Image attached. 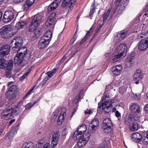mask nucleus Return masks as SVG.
<instances>
[{
    "label": "nucleus",
    "mask_w": 148,
    "mask_h": 148,
    "mask_svg": "<svg viewBox=\"0 0 148 148\" xmlns=\"http://www.w3.org/2000/svg\"><path fill=\"white\" fill-rule=\"evenodd\" d=\"M42 16L40 14L35 15L32 21V22L39 26L41 23Z\"/></svg>",
    "instance_id": "4be33fe9"
},
{
    "label": "nucleus",
    "mask_w": 148,
    "mask_h": 148,
    "mask_svg": "<svg viewBox=\"0 0 148 148\" xmlns=\"http://www.w3.org/2000/svg\"><path fill=\"white\" fill-rule=\"evenodd\" d=\"M45 141L44 140V139L43 138H42L40 140H39L38 141V144L39 145H42V144L44 143Z\"/></svg>",
    "instance_id": "864d4df0"
},
{
    "label": "nucleus",
    "mask_w": 148,
    "mask_h": 148,
    "mask_svg": "<svg viewBox=\"0 0 148 148\" xmlns=\"http://www.w3.org/2000/svg\"><path fill=\"white\" fill-rule=\"evenodd\" d=\"M62 0H55L54 1L56 3H57L59 5L60 3L61 2V1Z\"/></svg>",
    "instance_id": "774afa93"
},
{
    "label": "nucleus",
    "mask_w": 148,
    "mask_h": 148,
    "mask_svg": "<svg viewBox=\"0 0 148 148\" xmlns=\"http://www.w3.org/2000/svg\"><path fill=\"white\" fill-rule=\"evenodd\" d=\"M95 27V26L93 25L91 28L89 30L87 31V33H86V36L84 37L80 41V44H82L85 41L87 40L88 37L90 35L89 33L92 32Z\"/></svg>",
    "instance_id": "a878e982"
},
{
    "label": "nucleus",
    "mask_w": 148,
    "mask_h": 148,
    "mask_svg": "<svg viewBox=\"0 0 148 148\" xmlns=\"http://www.w3.org/2000/svg\"><path fill=\"white\" fill-rule=\"evenodd\" d=\"M58 6V3H56L54 1L47 8L48 12L50 13V12L55 10L56 9L57 7Z\"/></svg>",
    "instance_id": "b1692460"
},
{
    "label": "nucleus",
    "mask_w": 148,
    "mask_h": 148,
    "mask_svg": "<svg viewBox=\"0 0 148 148\" xmlns=\"http://www.w3.org/2000/svg\"><path fill=\"white\" fill-rule=\"evenodd\" d=\"M15 119H12L10 120V121L9 122V125H10L11 124L14 123L15 121Z\"/></svg>",
    "instance_id": "0e129e2a"
},
{
    "label": "nucleus",
    "mask_w": 148,
    "mask_h": 148,
    "mask_svg": "<svg viewBox=\"0 0 148 148\" xmlns=\"http://www.w3.org/2000/svg\"><path fill=\"white\" fill-rule=\"evenodd\" d=\"M116 53L114 56L112 58V62H116L119 60L121 57L123 56V55H121V54H119L115 52Z\"/></svg>",
    "instance_id": "7c9ffc66"
},
{
    "label": "nucleus",
    "mask_w": 148,
    "mask_h": 148,
    "mask_svg": "<svg viewBox=\"0 0 148 148\" xmlns=\"http://www.w3.org/2000/svg\"><path fill=\"white\" fill-rule=\"evenodd\" d=\"M143 141L145 145L148 144V133H145L144 134Z\"/></svg>",
    "instance_id": "a18cd8bd"
},
{
    "label": "nucleus",
    "mask_w": 148,
    "mask_h": 148,
    "mask_svg": "<svg viewBox=\"0 0 148 148\" xmlns=\"http://www.w3.org/2000/svg\"><path fill=\"white\" fill-rule=\"evenodd\" d=\"M76 40L75 39L72 38L70 41V43L72 45L73 44L75 41Z\"/></svg>",
    "instance_id": "338daca9"
},
{
    "label": "nucleus",
    "mask_w": 148,
    "mask_h": 148,
    "mask_svg": "<svg viewBox=\"0 0 148 148\" xmlns=\"http://www.w3.org/2000/svg\"><path fill=\"white\" fill-rule=\"evenodd\" d=\"M17 87L16 86L14 85L11 86L9 88V90L6 94H8L9 92H14L16 90Z\"/></svg>",
    "instance_id": "49530a36"
},
{
    "label": "nucleus",
    "mask_w": 148,
    "mask_h": 148,
    "mask_svg": "<svg viewBox=\"0 0 148 148\" xmlns=\"http://www.w3.org/2000/svg\"><path fill=\"white\" fill-rule=\"evenodd\" d=\"M66 114L65 112L61 113L58 119V123L59 125H61L62 124L64 121V115Z\"/></svg>",
    "instance_id": "c85d7f7f"
},
{
    "label": "nucleus",
    "mask_w": 148,
    "mask_h": 148,
    "mask_svg": "<svg viewBox=\"0 0 148 148\" xmlns=\"http://www.w3.org/2000/svg\"><path fill=\"white\" fill-rule=\"evenodd\" d=\"M50 41L49 38L42 36L38 43V47L40 49L44 48L49 45Z\"/></svg>",
    "instance_id": "6e6552de"
},
{
    "label": "nucleus",
    "mask_w": 148,
    "mask_h": 148,
    "mask_svg": "<svg viewBox=\"0 0 148 148\" xmlns=\"http://www.w3.org/2000/svg\"><path fill=\"white\" fill-rule=\"evenodd\" d=\"M103 22L100 23L98 25L97 28L95 30V32L96 33H98L99 31L100 30L103 26Z\"/></svg>",
    "instance_id": "de8ad7c7"
},
{
    "label": "nucleus",
    "mask_w": 148,
    "mask_h": 148,
    "mask_svg": "<svg viewBox=\"0 0 148 148\" xmlns=\"http://www.w3.org/2000/svg\"><path fill=\"white\" fill-rule=\"evenodd\" d=\"M52 36V33L50 30L47 31L42 37L49 38L51 41Z\"/></svg>",
    "instance_id": "ea45409f"
},
{
    "label": "nucleus",
    "mask_w": 148,
    "mask_h": 148,
    "mask_svg": "<svg viewBox=\"0 0 148 148\" xmlns=\"http://www.w3.org/2000/svg\"><path fill=\"white\" fill-rule=\"evenodd\" d=\"M115 116L117 118L119 117H120L121 116V113L119 112L118 110L116 111L115 112Z\"/></svg>",
    "instance_id": "5fc2aeb1"
},
{
    "label": "nucleus",
    "mask_w": 148,
    "mask_h": 148,
    "mask_svg": "<svg viewBox=\"0 0 148 148\" xmlns=\"http://www.w3.org/2000/svg\"><path fill=\"white\" fill-rule=\"evenodd\" d=\"M50 145L48 143L45 144L43 146V148H50Z\"/></svg>",
    "instance_id": "6e6d98bb"
},
{
    "label": "nucleus",
    "mask_w": 148,
    "mask_h": 148,
    "mask_svg": "<svg viewBox=\"0 0 148 148\" xmlns=\"http://www.w3.org/2000/svg\"><path fill=\"white\" fill-rule=\"evenodd\" d=\"M83 133H81L80 132L76 131L73 134V138L74 140H79L80 139H82Z\"/></svg>",
    "instance_id": "5701e85b"
},
{
    "label": "nucleus",
    "mask_w": 148,
    "mask_h": 148,
    "mask_svg": "<svg viewBox=\"0 0 148 148\" xmlns=\"http://www.w3.org/2000/svg\"><path fill=\"white\" fill-rule=\"evenodd\" d=\"M77 0H63L62 1V6L64 8L68 6L71 3L69 6L70 8H72L73 7V5L74 4V2Z\"/></svg>",
    "instance_id": "412c9836"
},
{
    "label": "nucleus",
    "mask_w": 148,
    "mask_h": 148,
    "mask_svg": "<svg viewBox=\"0 0 148 148\" xmlns=\"http://www.w3.org/2000/svg\"><path fill=\"white\" fill-rule=\"evenodd\" d=\"M127 33V30H123L117 32L116 36L114 37V41L116 43L121 41L126 37Z\"/></svg>",
    "instance_id": "39448f33"
},
{
    "label": "nucleus",
    "mask_w": 148,
    "mask_h": 148,
    "mask_svg": "<svg viewBox=\"0 0 148 148\" xmlns=\"http://www.w3.org/2000/svg\"><path fill=\"white\" fill-rule=\"evenodd\" d=\"M122 69V66L121 65H117L113 67L111 69V71L113 75L116 76L119 75Z\"/></svg>",
    "instance_id": "a211bd4d"
},
{
    "label": "nucleus",
    "mask_w": 148,
    "mask_h": 148,
    "mask_svg": "<svg viewBox=\"0 0 148 148\" xmlns=\"http://www.w3.org/2000/svg\"><path fill=\"white\" fill-rule=\"evenodd\" d=\"M10 30V29L7 26L3 27L0 31V34L2 37L3 38H7L10 37L12 32Z\"/></svg>",
    "instance_id": "0eeeda50"
},
{
    "label": "nucleus",
    "mask_w": 148,
    "mask_h": 148,
    "mask_svg": "<svg viewBox=\"0 0 148 148\" xmlns=\"http://www.w3.org/2000/svg\"><path fill=\"white\" fill-rule=\"evenodd\" d=\"M38 26L36 24H35L32 22L29 26V31L30 32H32L35 31L36 28Z\"/></svg>",
    "instance_id": "c9c22d12"
},
{
    "label": "nucleus",
    "mask_w": 148,
    "mask_h": 148,
    "mask_svg": "<svg viewBox=\"0 0 148 148\" xmlns=\"http://www.w3.org/2000/svg\"><path fill=\"white\" fill-rule=\"evenodd\" d=\"M133 57L131 56H128L127 59L126 60V62L127 63H127H130L132 62V60L133 59Z\"/></svg>",
    "instance_id": "09e8293b"
},
{
    "label": "nucleus",
    "mask_w": 148,
    "mask_h": 148,
    "mask_svg": "<svg viewBox=\"0 0 148 148\" xmlns=\"http://www.w3.org/2000/svg\"><path fill=\"white\" fill-rule=\"evenodd\" d=\"M138 48L141 51L145 50L148 48V37L143 39L138 42Z\"/></svg>",
    "instance_id": "1a4fd4ad"
},
{
    "label": "nucleus",
    "mask_w": 148,
    "mask_h": 148,
    "mask_svg": "<svg viewBox=\"0 0 148 148\" xmlns=\"http://www.w3.org/2000/svg\"><path fill=\"white\" fill-rule=\"evenodd\" d=\"M98 148H106L105 145L103 144H101L99 146Z\"/></svg>",
    "instance_id": "13d9d810"
},
{
    "label": "nucleus",
    "mask_w": 148,
    "mask_h": 148,
    "mask_svg": "<svg viewBox=\"0 0 148 148\" xmlns=\"http://www.w3.org/2000/svg\"><path fill=\"white\" fill-rule=\"evenodd\" d=\"M43 29L39 28L37 29L31 36V40L33 41L37 39L42 34Z\"/></svg>",
    "instance_id": "f3484780"
},
{
    "label": "nucleus",
    "mask_w": 148,
    "mask_h": 148,
    "mask_svg": "<svg viewBox=\"0 0 148 148\" xmlns=\"http://www.w3.org/2000/svg\"><path fill=\"white\" fill-rule=\"evenodd\" d=\"M111 10V8H110L108 10L105 11L103 14V22L106 21L108 16Z\"/></svg>",
    "instance_id": "f704fd0d"
},
{
    "label": "nucleus",
    "mask_w": 148,
    "mask_h": 148,
    "mask_svg": "<svg viewBox=\"0 0 148 148\" xmlns=\"http://www.w3.org/2000/svg\"><path fill=\"white\" fill-rule=\"evenodd\" d=\"M34 145L33 143L31 142L25 143L23 145V146L25 148H34Z\"/></svg>",
    "instance_id": "58836bf2"
},
{
    "label": "nucleus",
    "mask_w": 148,
    "mask_h": 148,
    "mask_svg": "<svg viewBox=\"0 0 148 148\" xmlns=\"http://www.w3.org/2000/svg\"><path fill=\"white\" fill-rule=\"evenodd\" d=\"M134 114H130L127 118V121L128 123H131V122H134Z\"/></svg>",
    "instance_id": "e433bc0d"
},
{
    "label": "nucleus",
    "mask_w": 148,
    "mask_h": 148,
    "mask_svg": "<svg viewBox=\"0 0 148 148\" xmlns=\"http://www.w3.org/2000/svg\"><path fill=\"white\" fill-rule=\"evenodd\" d=\"M86 126L85 125H82L78 127L76 131L80 132L81 133H84L86 130Z\"/></svg>",
    "instance_id": "473e14b6"
},
{
    "label": "nucleus",
    "mask_w": 148,
    "mask_h": 148,
    "mask_svg": "<svg viewBox=\"0 0 148 148\" xmlns=\"http://www.w3.org/2000/svg\"><path fill=\"white\" fill-rule=\"evenodd\" d=\"M129 0H124L123 2V3L125 4V5H127Z\"/></svg>",
    "instance_id": "e2e57ef3"
},
{
    "label": "nucleus",
    "mask_w": 148,
    "mask_h": 148,
    "mask_svg": "<svg viewBox=\"0 0 148 148\" xmlns=\"http://www.w3.org/2000/svg\"><path fill=\"white\" fill-rule=\"evenodd\" d=\"M36 103H33L32 104H28L26 105V109L27 110H29L30 109L32 106H33Z\"/></svg>",
    "instance_id": "8fccbe9b"
},
{
    "label": "nucleus",
    "mask_w": 148,
    "mask_h": 148,
    "mask_svg": "<svg viewBox=\"0 0 148 148\" xmlns=\"http://www.w3.org/2000/svg\"><path fill=\"white\" fill-rule=\"evenodd\" d=\"M122 0H116L114 1V4L116 6H118Z\"/></svg>",
    "instance_id": "603ef678"
},
{
    "label": "nucleus",
    "mask_w": 148,
    "mask_h": 148,
    "mask_svg": "<svg viewBox=\"0 0 148 148\" xmlns=\"http://www.w3.org/2000/svg\"><path fill=\"white\" fill-rule=\"evenodd\" d=\"M5 60L4 59L0 58V68L5 69L6 68L11 69L13 66V61L12 60L9 61L8 63H5Z\"/></svg>",
    "instance_id": "423d86ee"
},
{
    "label": "nucleus",
    "mask_w": 148,
    "mask_h": 148,
    "mask_svg": "<svg viewBox=\"0 0 148 148\" xmlns=\"http://www.w3.org/2000/svg\"><path fill=\"white\" fill-rule=\"evenodd\" d=\"M138 125L136 122H133L131 123L129 125L130 129L132 131L134 132L137 130L138 129Z\"/></svg>",
    "instance_id": "bb28decb"
},
{
    "label": "nucleus",
    "mask_w": 148,
    "mask_h": 148,
    "mask_svg": "<svg viewBox=\"0 0 148 148\" xmlns=\"http://www.w3.org/2000/svg\"><path fill=\"white\" fill-rule=\"evenodd\" d=\"M126 6L127 5H125V4L123 3V2H122L118 9L117 12L118 14H120L125 9V6Z\"/></svg>",
    "instance_id": "4c0bfd02"
},
{
    "label": "nucleus",
    "mask_w": 148,
    "mask_h": 148,
    "mask_svg": "<svg viewBox=\"0 0 148 148\" xmlns=\"http://www.w3.org/2000/svg\"><path fill=\"white\" fill-rule=\"evenodd\" d=\"M141 72L140 69H138L136 70L134 75V81L136 80H140L143 77V75L141 73Z\"/></svg>",
    "instance_id": "aec40b11"
},
{
    "label": "nucleus",
    "mask_w": 148,
    "mask_h": 148,
    "mask_svg": "<svg viewBox=\"0 0 148 148\" xmlns=\"http://www.w3.org/2000/svg\"><path fill=\"white\" fill-rule=\"evenodd\" d=\"M131 138L133 141L138 143L141 141L143 136L140 134L134 132L132 135Z\"/></svg>",
    "instance_id": "dca6fc26"
},
{
    "label": "nucleus",
    "mask_w": 148,
    "mask_h": 148,
    "mask_svg": "<svg viewBox=\"0 0 148 148\" xmlns=\"http://www.w3.org/2000/svg\"><path fill=\"white\" fill-rule=\"evenodd\" d=\"M66 54H65L63 57L61 59L60 61V62L61 63H62L64 61V60L66 59Z\"/></svg>",
    "instance_id": "4d7b16f0"
},
{
    "label": "nucleus",
    "mask_w": 148,
    "mask_h": 148,
    "mask_svg": "<svg viewBox=\"0 0 148 148\" xmlns=\"http://www.w3.org/2000/svg\"><path fill=\"white\" fill-rule=\"evenodd\" d=\"M130 110L132 113L137 114L140 113V109L139 105L138 104L134 103H131Z\"/></svg>",
    "instance_id": "4468645a"
},
{
    "label": "nucleus",
    "mask_w": 148,
    "mask_h": 148,
    "mask_svg": "<svg viewBox=\"0 0 148 148\" xmlns=\"http://www.w3.org/2000/svg\"><path fill=\"white\" fill-rule=\"evenodd\" d=\"M17 133L16 131H15L14 129L11 130L8 133V135L5 137L6 139L7 140H12L14 136L16 135Z\"/></svg>",
    "instance_id": "393cba45"
},
{
    "label": "nucleus",
    "mask_w": 148,
    "mask_h": 148,
    "mask_svg": "<svg viewBox=\"0 0 148 148\" xmlns=\"http://www.w3.org/2000/svg\"><path fill=\"white\" fill-rule=\"evenodd\" d=\"M91 112V111L90 110H86L85 112V114H90Z\"/></svg>",
    "instance_id": "680f3d73"
},
{
    "label": "nucleus",
    "mask_w": 148,
    "mask_h": 148,
    "mask_svg": "<svg viewBox=\"0 0 148 148\" xmlns=\"http://www.w3.org/2000/svg\"><path fill=\"white\" fill-rule=\"evenodd\" d=\"M55 20L53 19L52 18L50 19L49 17L46 23V25L48 27L49 26L50 27V26H53L55 25Z\"/></svg>",
    "instance_id": "c756f323"
},
{
    "label": "nucleus",
    "mask_w": 148,
    "mask_h": 148,
    "mask_svg": "<svg viewBox=\"0 0 148 148\" xmlns=\"http://www.w3.org/2000/svg\"><path fill=\"white\" fill-rule=\"evenodd\" d=\"M145 111L147 113H148V103L144 107Z\"/></svg>",
    "instance_id": "bf43d9fd"
},
{
    "label": "nucleus",
    "mask_w": 148,
    "mask_h": 148,
    "mask_svg": "<svg viewBox=\"0 0 148 148\" xmlns=\"http://www.w3.org/2000/svg\"><path fill=\"white\" fill-rule=\"evenodd\" d=\"M135 96L134 97L135 98V99L136 100H138L139 99L140 95H137V94H135Z\"/></svg>",
    "instance_id": "69168bd1"
},
{
    "label": "nucleus",
    "mask_w": 148,
    "mask_h": 148,
    "mask_svg": "<svg viewBox=\"0 0 148 148\" xmlns=\"http://www.w3.org/2000/svg\"><path fill=\"white\" fill-rule=\"evenodd\" d=\"M95 5V3H93L92 4L91 7V9L89 14V16H91L94 12Z\"/></svg>",
    "instance_id": "c03bdc74"
},
{
    "label": "nucleus",
    "mask_w": 148,
    "mask_h": 148,
    "mask_svg": "<svg viewBox=\"0 0 148 148\" xmlns=\"http://www.w3.org/2000/svg\"><path fill=\"white\" fill-rule=\"evenodd\" d=\"M99 125L98 119L96 118L93 120L90 123L89 126V130L91 132H94L97 128Z\"/></svg>",
    "instance_id": "2eb2a0df"
},
{
    "label": "nucleus",
    "mask_w": 148,
    "mask_h": 148,
    "mask_svg": "<svg viewBox=\"0 0 148 148\" xmlns=\"http://www.w3.org/2000/svg\"><path fill=\"white\" fill-rule=\"evenodd\" d=\"M90 135V132L86 133L84 135H83L82 139L88 142L89 140Z\"/></svg>",
    "instance_id": "79ce46f5"
},
{
    "label": "nucleus",
    "mask_w": 148,
    "mask_h": 148,
    "mask_svg": "<svg viewBox=\"0 0 148 148\" xmlns=\"http://www.w3.org/2000/svg\"><path fill=\"white\" fill-rule=\"evenodd\" d=\"M14 18V13L11 11H7L4 13L3 21L6 23L11 21Z\"/></svg>",
    "instance_id": "9d476101"
},
{
    "label": "nucleus",
    "mask_w": 148,
    "mask_h": 148,
    "mask_svg": "<svg viewBox=\"0 0 148 148\" xmlns=\"http://www.w3.org/2000/svg\"><path fill=\"white\" fill-rule=\"evenodd\" d=\"M31 69H29L28 71L25 74H24L20 78V80L21 81H22L26 78L31 71Z\"/></svg>",
    "instance_id": "a19ab883"
},
{
    "label": "nucleus",
    "mask_w": 148,
    "mask_h": 148,
    "mask_svg": "<svg viewBox=\"0 0 148 148\" xmlns=\"http://www.w3.org/2000/svg\"><path fill=\"white\" fill-rule=\"evenodd\" d=\"M56 13H53L50 15L49 17L50 19L52 18L56 20Z\"/></svg>",
    "instance_id": "3c124183"
},
{
    "label": "nucleus",
    "mask_w": 148,
    "mask_h": 148,
    "mask_svg": "<svg viewBox=\"0 0 148 148\" xmlns=\"http://www.w3.org/2000/svg\"><path fill=\"white\" fill-rule=\"evenodd\" d=\"M23 44L22 38L17 37L11 42L10 45L12 47L13 53L17 52L14 58V62L15 65L23 67L28 63L30 57V54L27 53L26 47H21Z\"/></svg>",
    "instance_id": "f257e3e1"
},
{
    "label": "nucleus",
    "mask_w": 148,
    "mask_h": 148,
    "mask_svg": "<svg viewBox=\"0 0 148 148\" xmlns=\"http://www.w3.org/2000/svg\"><path fill=\"white\" fill-rule=\"evenodd\" d=\"M47 74L48 75L46 76L42 81L44 84H45L54 75L51 71L48 72Z\"/></svg>",
    "instance_id": "2f4dec72"
},
{
    "label": "nucleus",
    "mask_w": 148,
    "mask_h": 148,
    "mask_svg": "<svg viewBox=\"0 0 148 148\" xmlns=\"http://www.w3.org/2000/svg\"><path fill=\"white\" fill-rule=\"evenodd\" d=\"M113 125L110 119L108 118L105 119L103 121L102 124V128L103 132L108 133L112 130Z\"/></svg>",
    "instance_id": "20e7f679"
},
{
    "label": "nucleus",
    "mask_w": 148,
    "mask_h": 148,
    "mask_svg": "<svg viewBox=\"0 0 148 148\" xmlns=\"http://www.w3.org/2000/svg\"><path fill=\"white\" fill-rule=\"evenodd\" d=\"M26 24L27 23L26 21L20 19L19 22L16 24L15 27L16 29H19L23 28Z\"/></svg>",
    "instance_id": "cd10ccee"
},
{
    "label": "nucleus",
    "mask_w": 148,
    "mask_h": 148,
    "mask_svg": "<svg viewBox=\"0 0 148 148\" xmlns=\"http://www.w3.org/2000/svg\"><path fill=\"white\" fill-rule=\"evenodd\" d=\"M127 47L126 45L124 44H120L116 48L115 52L119 54L125 56L127 53Z\"/></svg>",
    "instance_id": "9b49d317"
},
{
    "label": "nucleus",
    "mask_w": 148,
    "mask_h": 148,
    "mask_svg": "<svg viewBox=\"0 0 148 148\" xmlns=\"http://www.w3.org/2000/svg\"><path fill=\"white\" fill-rule=\"evenodd\" d=\"M10 46L7 45H3L0 48V57H3L7 55L10 52Z\"/></svg>",
    "instance_id": "ddd939ff"
},
{
    "label": "nucleus",
    "mask_w": 148,
    "mask_h": 148,
    "mask_svg": "<svg viewBox=\"0 0 148 148\" xmlns=\"http://www.w3.org/2000/svg\"><path fill=\"white\" fill-rule=\"evenodd\" d=\"M60 136V134L58 131L56 132L53 134L51 144V146L52 147L55 148L57 145Z\"/></svg>",
    "instance_id": "f8f14e48"
},
{
    "label": "nucleus",
    "mask_w": 148,
    "mask_h": 148,
    "mask_svg": "<svg viewBox=\"0 0 148 148\" xmlns=\"http://www.w3.org/2000/svg\"><path fill=\"white\" fill-rule=\"evenodd\" d=\"M109 96L108 95H106L104 96L101 100V107L102 109L106 113H108L113 109L112 112L116 110L115 108H113V106L115 103V100L109 99Z\"/></svg>",
    "instance_id": "f03ea898"
},
{
    "label": "nucleus",
    "mask_w": 148,
    "mask_h": 148,
    "mask_svg": "<svg viewBox=\"0 0 148 148\" xmlns=\"http://www.w3.org/2000/svg\"><path fill=\"white\" fill-rule=\"evenodd\" d=\"M19 112L20 110L18 107L8 108L2 112L1 117L4 119L8 120L16 116Z\"/></svg>",
    "instance_id": "7ed1b4c3"
},
{
    "label": "nucleus",
    "mask_w": 148,
    "mask_h": 148,
    "mask_svg": "<svg viewBox=\"0 0 148 148\" xmlns=\"http://www.w3.org/2000/svg\"><path fill=\"white\" fill-rule=\"evenodd\" d=\"M87 142L83 139H80L77 143L78 146L79 147H82L84 146Z\"/></svg>",
    "instance_id": "72a5a7b5"
},
{
    "label": "nucleus",
    "mask_w": 148,
    "mask_h": 148,
    "mask_svg": "<svg viewBox=\"0 0 148 148\" xmlns=\"http://www.w3.org/2000/svg\"><path fill=\"white\" fill-rule=\"evenodd\" d=\"M35 0H26L23 6V9L24 11H28L32 5Z\"/></svg>",
    "instance_id": "6ab92c4d"
},
{
    "label": "nucleus",
    "mask_w": 148,
    "mask_h": 148,
    "mask_svg": "<svg viewBox=\"0 0 148 148\" xmlns=\"http://www.w3.org/2000/svg\"><path fill=\"white\" fill-rule=\"evenodd\" d=\"M14 3H18L23 1L22 0H13Z\"/></svg>",
    "instance_id": "052dcab7"
},
{
    "label": "nucleus",
    "mask_w": 148,
    "mask_h": 148,
    "mask_svg": "<svg viewBox=\"0 0 148 148\" xmlns=\"http://www.w3.org/2000/svg\"><path fill=\"white\" fill-rule=\"evenodd\" d=\"M13 68H12L11 69H8L7 68H6V72L5 73V76L6 77L10 78L11 77V71H12Z\"/></svg>",
    "instance_id": "37998d69"
}]
</instances>
